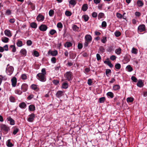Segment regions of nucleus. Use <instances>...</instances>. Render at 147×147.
Returning <instances> with one entry per match:
<instances>
[{
  "mask_svg": "<svg viewBox=\"0 0 147 147\" xmlns=\"http://www.w3.org/2000/svg\"><path fill=\"white\" fill-rule=\"evenodd\" d=\"M72 73L70 71H67L64 74V76L68 81L71 80L73 78Z\"/></svg>",
  "mask_w": 147,
  "mask_h": 147,
  "instance_id": "1",
  "label": "nucleus"
},
{
  "mask_svg": "<svg viewBox=\"0 0 147 147\" xmlns=\"http://www.w3.org/2000/svg\"><path fill=\"white\" fill-rule=\"evenodd\" d=\"M9 65V64L7 65V67L6 69V71L8 75L10 76L12 74L14 70V68L12 66L8 67Z\"/></svg>",
  "mask_w": 147,
  "mask_h": 147,
  "instance_id": "2",
  "label": "nucleus"
},
{
  "mask_svg": "<svg viewBox=\"0 0 147 147\" xmlns=\"http://www.w3.org/2000/svg\"><path fill=\"white\" fill-rule=\"evenodd\" d=\"M37 76L38 77V79L40 81L42 82H45L46 80L45 77V75L42 73H38L37 75Z\"/></svg>",
  "mask_w": 147,
  "mask_h": 147,
  "instance_id": "3",
  "label": "nucleus"
},
{
  "mask_svg": "<svg viewBox=\"0 0 147 147\" xmlns=\"http://www.w3.org/2000/svg\"><path fill=\"white\" fill-rule=\"evenodd\" d=\"M145 26L144 24L140 25L139 26L138 28V32H142L145 31L146 30Z\"/></svg>",
  "mask_w": 147,
  "mask_h": 147,
  "instance_id": "4",
  "label": "nucleus"
},
{
  "mask_svg": "<svg viewBox=\"0 0 147 147\" xmlns=\"http://www.w3.org/2000/svg\"><path fill=\"white\" fill-rule=\"evenodd\" d=\"M48 28V27L45 24H42L39 27V29L42 31L45 32L46 31Z\"/></svg>",
  "mask_w": 147,
  "mask_h": 147,
  "instance_id": "5",
  "label": "nucleus"
},
{
  "mask_svg": "<svg viewBox=\"0 0 147 147\" xmlns=\"http://www.w3.org/2000/svg\"><path fill=\"white\" fill-rule=\"evenodd\" d=\"M48 53L49 55L50 54L51 56H55L57 55L58 52L56 50H55L54 51L49 50L48 51Z\"/></svg>",
  "mask_w": 147,
  "mask_h": 147,
  "instance_id": "6",
  "label": "nucleus"
},
{
  "mask_svg": "<svg viewBox=\"0 0 147 147\" xmlns=\"http://www.w3.org/2000/svg\"><path fill=\"white\" fill-rule=\"evenodd\" d=\"M21 88L23 91L25 92L27 90L28 88V86L27 84L24 83L22 85Z\"/></svg>",
  "mask_w": 147,
  "mask_h": 147,
  "instance_id": "7",
  "label": "nucleus"
},
{
  "mask_svg": "<svg viewBox=\"0 0 147 147\" xmlns=\"http://www.w3.org/2000/svg\"><path fill=\"white\" fill-rule=\"evenodd\" d=\"M29 117L28 118V121L30 122H32L35 117V114L33 113H32L29 115Z\"/></svg>",
  "mask_w": 147,
  "mask_h": 147,
  "instance_id": "8",
  "label": "nucleus"
},
{
  "mask_svg": "<svg viewBox=\"0 0 147 147\" xmlns=\"http://www.w3.org/2000/svg\"><path fill=\"white\" fill-rule=\"evenodd\" d=\"M44 17L41 14H39L36 17V20L38 22L43 21L44 20Z\"/></svg>",
  "mask_w": 147,
  "mask_h": 147,
  "instance_id": "9",
  "label": "nucleus"
},
{
  "mask_svg": "<svg viewBox=\"0 0 147 147\" xmlns=\"http://www.w3.org/2000/svg\"><path fill=\"white\" fill-rule=\"evenodd\" d=\"M85 40L87 42H90L92 40V37L90 35L87 34L85 36Z\"/></svg>",
  "mask_w": 147,
  "mask_h": 147,
  "instance_id": "10",
  "label": "nucleus"
},
{
  "mask_svg": "<svg viewBox=\"0 0 147 147\" xmlns=\"http://www.w3.org/2000/svg\"><path fill=\"white\" fill-rule=\"evenodd\" d=\"M11 84L12 86L13 87L16 86L17 83V79L15 77H13L11 80Z\"/></svg>",
  "mask_w": 147,
  "mask_h": 147,
  "instance_id": "11",
  "label": "nucleus"
},
{
  "mask_svg": "<svg viewBox=\"0 0 147 147\" xmlns=\"http://www.w3.org/2000/svg\"><path fill=\"white\" fill-rule=\"evenodd\" d=\"M1 128L2 129L6 132H7L9 129V128L5 124H3L1 125Z\"/></svg>",
  "mask_w": 147,
  "mask_h": 147,
  "instance_id": "12",
  "label": "nucleus"
},
{
  "mask_svg": "<svg viewBox=\"0 0 147 147\" xmlns=\"http://www.w3.org/2000/svg\"><path fill=\"white\" fill-rule=\"evenodd\" d=\"M137 85L138 87L141 88L144 86V84L141 80H139L137 84Z\"/></svg>",
  "mask_w": 147,
  "mask_h": 147,
  "instance_id": "13",
  "label": "nucleus"
},
{
  "mask_svg": "<svg viewBox=\"0 0 147 147\" xmlns=\"http://www.w3.org/2000/svg\"><path fill=\"white\" fill-rule=\"evenodd\" d=\"M4 33L5 35L9 37H11L12 36L10 31L8 30H5L4 31Z\"/></svg>",
  "mask_w": 147,
  "mask_h": 147,
  "instance_id": "14",
  "label": "nucleus"
},
{
  "mask_svg": "<svg viewBox=\"0 0 147 147\" xmlns=\"http://www.w3.org/2000/svg\"><path fill=\"white\" fill-rule=\"evenodd\" d=\"M7 120L8 121H10V124L11 125H14L15 124V121L10 117H9L7 118Z\"/></svg>",
  "mask_w": 147,
  "mask_h": 147,
  "instance_id": "15",
  "label": "nucleus"
},
{
  "mask_svg": "<svg viewBox=\"0 0 147 147\" xmlns=\"http://www.w3.org/2000/svg\"><path fill=\"white\" fill-rule=\"evenodd\" d=\"M21 55L23 56H25L26 55L27 51L26 50L24 49H22L20 52Z\"/></svg>",
  "mask_w": 147,
  "mask_h": 147,
  "instance_id": "16",
  "label": "nucleus"
},
{
  "mask_svg": "<svg viewBox=\"0 0 147 147\" xmlns=\"http://www.w3.org/2000/svg\"><path fill=\"white\" fill-rule=\"evenodd\" d=\"M63 95V92L61 91H58L56 94V96L59 98L62 96Z\"/></svg>",
  "mask_w": 147,
  "mask_h": 147,
  "instance_id": "17",
  "label": "nucleus"
},
{
  "mask_svg": "<svg viewBox=\"0 0 147 147\" xmlns=\"http://www.w3.org/2000/svg\"><path fill=\"white\" fill-rule=\"evenodd\" d=\"M76 55L75 53L71 52H69L70 58L73 59L75 58L76 57Z\"/></svg>",
  "mask_w": 147,
  "mask_h": 147,
  "instance_id": "18",
  "label": "nucleus"
},
{
  "mask_svg": "<svg viewBox=\"0 0 147 147\" xmlns=\"http://www.w3.org/2000/svg\"><path fill=\"white\" fill-rule=\"evenodd\" d=\"M19 107L22 109H25L26 107V105L24 102H22L19 105Z\"/></svg>",
  "mask_w": 147,
  "mask_h": 147,
  "instance_id": "19",
  "label": "nucleus"
},
{
  "mask_svg": "<svg viewBox=\"0 0 147 147\" xmlns=\"http://www.w3.org/2000/svg\"><path fill=\"white\" fill-rule=\"evenodd\" d=\"M7 145L9 147H11L13 146V145L11 142V140L9 139L7 142Z\"/></svg>",
  "mask_w": 147,
  "mask_h": 147,
  "instance_id": "20",
  "label": "nucleus"
},
{
  "mask_svg": "<svg viewBox=\"0 0 147 147\" xmlns=\"http://www.w3.org/2000/svg\"><path fill=\"white\" fill-rule=\"evenodd\" d=\"M88 5L86 4H84L83 5V6L82 7V10L84 11H86L88 9Z\"/></svg>",
  "mask_w": 147,
  "mask_h": 147,
  "instance_id": "21",
  "label": "nucleus"
},
{
  "mask_svg": "<svg viewBox=\"0 0 147 147\" xmlns=\"http://www.w3.org/2000/svg\"><path fill=\"white\" fill-rule=\"evenodd\" d=\"M35 107L32 105H31L29 107V109L30 111H34L35 110Z\"/></svg>",
  "mask_w": 147,
  "mask_h": 147,
  "instance_id": "22",
  "label": "nucleus"
},
{
  "mask_svg": "<svg viewBox=\"0 0 147 147\" xmlns=\"http://www.w3.org/2000/svg\"><path fill=\"white\" fill-rule=\"evenodd\" d=\"M30 26L32 28H36L37 27V25L36 23L34 22H32L30 23Z\"/></svg>",
  "mask_w": 147,
  "mask_h": 147,
  "instance_id": "23",
  "label": "nucleus"
},
{
  "mask_svg": "<svg viewBox=\"0 0 147 147\" xmlns=\"http://www.w3.org/2000/svg\"><path fill=\"white\" fill-rule=\"evenodd\" d=\"M120 88V86L118 85H115L113 87V89L115 91L117 90Z\"/></svg>",
  "mask_w": 147,
  "mask_h": 147,
  "instance_id": "24",
  "label": "nucleus"
},
{
  "mask_svg": "<svg viewBox=\"0 0 147 147\" xmlns=\"http://www.w3.org/2000/svg\"><path fill=\"white\" fill-rule=\"evenodd\" d=\"M31 88L33 90L37 91L39 90V89L38 88L36 85L35 84H32L31 86Z\"/></svg>",
  "mask_w": 147,
  "mask_h": 147,
  "instance_id": "25",
  "label": "nucleus"
},
{
  "mask_svg": "<svg viewBox=\"0 0 147 147\" xmlns=\"http://www.w3.org/2000/svg\"><path fill=\"white\" fill-rule=\"evenodd\" d=\"M107 96L110 97L111 98H112L114 97V95L113 93L112 92H108L107 93Z\"/></svg>",
  "mask_w": 147,
  "mask_h": 147,
  "instance_id": "26",
  "label": "nucleus"
},
{
  "mask_svg": "<svg viewBox=\"0 0 147 147\" xmlns=\"http://www.w3.org/2000/svg\"><path fill=\"white\" fill-rule=\"evenodd\" d=\"M72 46V43L69 42H67L65 44L64 46L65 47H67V48H69Z\"/></svg>",
  "mask_w": 147,
  "mask_h": 147,
  "instance_id": "27",
  "label": "nucleus"
},
{
  "mask_svg": "<svg viewBox=\"0 0 147 147\" xmlns=\"http://www.w3.org/2000/svg\"><path fill=\"white\" fill-rule=\"evenodd\" d=\"M137 4L139 7H142L144 5L143 3L141 0H138L137 2Z\"/></svg>",
  "mask_w": 147,
  "mask_h": 147,
  "instance_id": "28",
  "label": "nucleus"
},
{
  "mask_svg": "<svg viewBox=\"0 0 147 147\" xmlns=\"http://www.w3.org/2000/svg\"><path fill=\"white\" fill-rule=\"evenodd\" d=\"M105 15L102 12L100 13L98 15V20H100V19L102 18H103L104 16Z\"/></svg>",
  "mask_w": 147,
  "mask_h": 147,
  "instance_id": "29",
  "label": "nucleus"
},
{
  "mask_svg": "<svg viewBox=\"0 0 147 147\" xmlns=\"http://www.w3.org/2000/svg\"><path fill=\"white\" fill-rule=\"evenodd\" d=\"M82 18L84 19L85 22L87 21L89 18V17L87 15H85L82 16Z\"/></svg>",
  "mask_w": 147,
  "mask_h": 147,
  "instance_id": "30",
  "label": "nucleus"
},
{
  "mask_svg": "<svg viewBox=\"0 0 147 147\" xmlns=\"http://www.w3.org/2000/svg\"><path fill=\"white\" fill-rule=\"evenodd\" d=\"M19 129L16 127H15L13 128V135H16Z\"/></svg>",
  "mask_w": 147,
  "mask_h": 147,
  "instance_id": "31",
  "label": "nucleus"
},
{
  "mask_svg": "<svg viewBox=\"0 0 147 147\" xmlns=\"http://www.w3.org/2000/svg\"><path fill=\"white\" fill-rule=\"evenodd\" d=\"M1 40L3 42L7 43L8 41L9 38L6 37H4L2 38Z\"/></svg>",
  "mask_w": 147,
  "mask_h": 147,
  "instance_id": "32",
  "label": "nucleus"
},
{
  "mask_svg": "<svg viewBox=\"0 0 147 147\" xmlns=\"http://www.w3.org/2000/svg\"><path fill=\"white\" fill-rule=\"evenodd\" d=\"M121 49L119 47L118 49L115 50V53L117 55H119L121 53Z\"/></svg>",
  "mask_w": 147,
  "mask_h": 147,
  "instance_id": "33",
  "label": "nucleus"
},
{
  "mask_svg": "<svg viewBox=\"0 0 147 147\" xmlns=\"http://www.w3.org/2000/svg\"><path fill=\"white\" fill-rule=\"evenodd\" d=\"M68 87V84L67 83L64 82L62 84V88L64 89H67Z\"/></svg>",
  "mask_w": 147,
  "mask_h": 147,
  "instance_id": "34",
  "label": "nucleus"
},
{
  "mask_svg": "<svg viewBox=\"0 0 147 147\" xmlns=\"http://www.w3.org/2000/svg\"><path fill=\"white\" fill-rule=\"evenodd\" d=\"M69 3L74 6L76 5V2L75 0H70L69 1Z\"/></svg>",
  "mask_w": 147,
  "mask_h": 147,
  "instance_id": "35",
  "label": "nucleus"
},
{
  "mask_svg": "<svg viewBox=\"0 0 147 147\" xmlns=\"http://www.w3.org/2000/svg\"><path fill=\"white\" fill-rule=\"evenodd\" d=\"M106 98L105 97H102L100 98L99 99V102L100 103H103L105 100Z\"/></svg>",
  "mask_w": 147,
  "mask_h": 147,
  "instance_id": "36",
  "label": "nucleus"
},
{
  "mask_svg": "<svg viewBox=\"0 0 147 147\" xmlns=\"http://www.w3.org/2000/svg\"><path fill=\"white\" fill-rule=\"evenodd\" d=\"M15 92L16 94H18L19 95H21L22 94V91L20 90L17 89L15 90Z\"/></svg>",
  "mask_w": 147,
  "mask_h": 147,
  "instance_id": "37",
  "label": "nucleus"
},
{
  "mask_svg": "<svg viewBox=\"0 0 147 147\" xmlns=\"http://www.w3.org/2000/svg\"><path fill=\"white\" fill-rule=\"evenodd\" d=\"M133 100L134 98L131 97H128L127 99V101L128 102H131Z\"/></svg>",
  "mask_w": 147,
  "mask_h": 147,
  "instance_id": "38",
  "label": "nucleus"
},
{
  "mask_svg": "<svg viewBox=\"0 0 147 147\" xmlns=\"http://www.w3.org/2000/svg\"><path fill=\"white\" fill-rule=\"evenodd\" d=\"M72 28L74 31H78V30L79 28L76 25H73L72 26Z\"/></svg>",
  "mask_w": 147,
  "mask_h": 147,
  "instance_id": "39",
  "label": "nucleus"
},
{
  "mask_svg": "<svg viewBox=\"0 0 147 147\" xmlns=\"http://www.w3.org/2000/svg\"><path fill=\"white\" fill-rule=\"evenodd\" d=\"M57 33L56 31L54 29H51L49 32V34L51 35H53L55 33Z\"/></svg>",
  "mask_w": 147,
  "mask_h": 147,
  "instance_id": "40",
  "label": "nucleus"
},
{
  "mask_svg": "<svg viewBox=\"0 0 147 147\" xmlns=\"http://www.w3.org/2000/svg\"><path fill=\"white\" fill-rule=\"evenodd\" d=\"M115 67L116 69H119L121 68V65L119 63H117L115 65Z\"/></svg>",
  "mask_w": 147,
  "mask_h": 147,
  "instance_id": "41",
  "label": "nucleus"
},
{
  "mask_svg": "<svg viewBox=\"0 0 147 147\" xmlns=\"http://www.w3.org/2000/svg\"><path fill=\"white\" fill-rule=\"evenodd\" d=\"M10 47L12 49L11 50L13 52H15L16 51V49L15 46L13 45H11L10 46Z\"/></svg>",
  "mask_w": 147,
  "mask_h": 147,
  "instance_id": "42",
  "label": "nucleus"
},
{
  "mask_svg": "<svg viewBox=\"0 0 147 147\" xmlns=\"http://www.w3.org/2000/svg\"><path fill=\"white\" fill-rule=\"evenodd\" d=\"M17 45L19 47H21L22 46V43L21 41L18 40L16 43Z\"/></svg>",
  "mask_w": 147,
  "mask_h": 147,
  "instance_id": "43",
  "label": "nucleus"
},
{
  "mask_svg": "<svg viewBox=\"0 0 147 147\" xmlns=\"http://www.w3.org/2000/svg\"><path fill=\"white\" fill-rule=\"evenodd\" d=\"M65 14L66 16H70L71 15L72 13L69 11H66L65 12Z\"/></svg>",
  "mask_w": 147,
  "mask_h": 147,
  "instance_id": "44",
  "label": "nucleus"
},
{
  "mask_svg": "<svg viewBox=\"0 0 147 147\" xmlns=\"http://www.w3.org/2000/svg\"><path fill=\"white\" fill-rule=\"evenodd\" d=\"M54 11L53 10L51 9L49 11V15L51 17L53 16V15L54 14Z\"/></svg>",
  "mask_w": 147,
  "mask_h": 147,
  "instance_id": "45",
  "label": "nucleus"
},
{
  "mask_svg": "<svg viewBox=\"0 0 147 147\" xmlns=\"http://www.w3.org/2000/svg\"><path fill=\"white\" fill-rule=\"evenodd\" d=\"M9 99L10 102H15V98L12 96H11L9 97Z\"/></svg>",
  "mask_w": 147,
  "mask_h": 147,
  "instance_id": "46",
  "label": "nucleus"
},
{
  "mask_svg": "<svg viewBox=\"0 0 147 147\" xmlns=\"http://www.w3.org/2000/svg\"><path fill=\"white\" fill-rule=\"evenodd\" d=\"M21 78L23 80H25L27 79V76L25 74H23L22 75Z\"/></svg>",
  "mask_w": 147,
  "mask_h": 147,
  "instance_id": "47",
  "label": "nucleus"
},
{
  "mask_svg": "<svg viewBox=\"0 0 147 147\" xmlns=\"http://www.w3.org/2000/svg\"><path fill=\"white\" fill-rule=\"evenodd\" d=\"M102 39L101 40V41L103 43H105L107 41V37L106 36H103L102 37Z\"/></svg>",
  "mask_w": 147,
  "mask_h": 147,
  "instance_id": "48",
  "label": "nucleus"
},
{
  "mask_svg": "<svg viewBox=\"0 0 147 147\" xmlns=\"http://www.w3.org/2000/svg\"><path fill=\"white\" fill-rule=\"evenodd\" d=\"M115 35L117 37H119L121 35V33L119 31H117L115 32Z\"/></svg>",
  "mask_w": 147,
  "mask_h": 147,
  "instance_id": "49",
  "label": "nucleus"
},
{
  "mask_svg": "<svg viewBox=\"0 0 147 147\" xmlns=\"http://www.w3.org/2000/svg\"><path fill=\"white\" fill-rule=\"evenodd\" d=\"M126 68L130 72L133 70L132 68L130 65H127L126 67Z\"/></svg>",
  "mask_w": 147,
  "mask_h": 147,
  "instance_id": "50",
  "label": "nucleus"
},
{
  "mask_svg": "<svg viewBox=\"0 0 147 147\" xmlns=\"http://www.w3.org/2000/svg\"><path fill=\"white\" fill-rule=\"evenodd\" d=\"M111 70L109 69H107L105 71V74L107 76H108V74L109 73H111Z\"/></svg>",
  "mask_w": 147,
  "mask_h": 147,
  "instance_id": "51",
  "label": "nucleus"
},
{
  "mask_svg": "<svg viewBox=\"0 0 147 147\" xmlns=\"http://www.w3.org/2000/svg\"><path fill=\"white\" fill-rule=\"evenodd\" d=\"M99 50L102 53H103L105 51V49L102 46H100L99 47Z\"/></svg>",
  "mask_w": 147,
  "mask_h": 147,
  "instance_id": "52",
  "label": "nucleus"
},
{
  "mask_svg": "<svg viewBox=\"0 0 147 147\" xmlns=\"http://www.w3.org/2000/svg\"><path fill=\"white\" fill-rule=\"evenodd\" d=\"M51 61L53 63H55L56 62V59L55 57H52L51 59Z\"/></svg>",
  "mask_w": 147,
  "mask_h": 147,
  "instance_id": "53",
  "label": "nucleus"
},
{
  "mask_svg": "<svg viewBox=\"0 0 147 147\" xmlns=\"http://www.w3.org/2000/svg\"><path fill=\"white\" fill-rule=\"evenodd\" d=\"M33 54L36 57H38L39 55L38 52L36 51H34Z\"/></svg>",
  "mask_w": 147,
  "mask_h": 147,
  "instance_id": "54",
  "label": "nucleus"
},
{
  "mask_svg": "<svg viewBox=\"0 0 147 147\" xmlns=\"http://www.w3.org/2000/svg\"><path fill=\"white\" fill-rule=\"evenodd\" d=\"M57 26L58 28H63V25L61 22L58 23Z\"/></svg>",
  "mask_w": 147,
  "mask_h": 147,
  "instance_id": "55",
  "label": "nucleus"
},
{
  "mask_svg": "<svg viewBox=\"0 0 147 147\" xmlns=\"http://www.w3.org/2000/svg\"><path fill=\"white\" fill-rule=\"evenodd\" d=\"M131 79L133 81V82H136L137 81V78L134 76H132L131 77Z\"/></svg>",
  "mask_w": 147,
  "mask_h": 147,
  "instance_id": "56",
  "label": "nucleus"
},
{
  "mask_svg": "<svg viewBox=\"0 0 147 147\" xmlns=\"http://www.w3.org/2000/svg\"><path fill=\"white\" fill-rule=\"evenodd\" d=\"M116 16L118 18H119L120 19L122 18L123 17L121 13H117Z\"/></svg>",
  "mask_w": 147,
  "mask_h": 147,
  "instance_id": "57",
  "label": "nucleus"
},
{
  "mask_svg": "<svg viewBox=\"0 0 147 147\" xmlns=\"http://www.w3.org/2000/svg\"><path fill=\"white\" fill-rule=\"evenodd\" d=\"M32 44V41L30 40H28L26 41V44L28 46H31Z\"/></svg>",
  "mask_w": 147,
  "mask_h": 147,
  "instance_id": "58",
  "label": "nucleus"
},
{
  "mask_svg": "<svg viewBox=\"0 0 147 147\" xmlns=\"http://www.w3.org/2000/svg\"><path fill=\"white\" fill-rule=\"evenodd\" d=\"M92 16L93 18H96L97 16V13L95 12H94L92 13Z\"/></svg>",
  "mask_w": 147,
  "mask_h": 147,
  "instance_id": "59",
  "label": "nucleus"
},
{
  "mask_svg": "<svg viewBox=\"0 0 147 147\" xmlns=\"http://www.w3.org/2000/svg\"><path fill=\"white\" fill-rule=\"evenodd\" d=\"M137 49L134 48H133L131 51L132 53L134 54H136L137 53Z\"/></svg>",
  "mask_w": 147,
  "mask_h": 147,
  "instance_id": "60",
  "label": "nucleus"
},
{
  "mask_svg": "<svg viewBox=\"0 0 147 147\" xmlns=\"http://www.w3.org/2000/svg\"><path fill=\"white\" fill-rule=\"evenodd\" d=\"M90 71V69L88 67H86V68H85L84 69V73L86 74L87 73H88V72H89Z\"/></svg>",
  "mask_w": 147,
  "mask_h": 147,
  "instance_id": "61",
  "label": "nucleus"
},
{
  "mask_svg": "<svg viewBox=\"0 0 147 147\" xmlns=\"http://www.w3.org/2000/svg\"><path fill=\"white\" fill-rule=\"evenodd\" d=\"M29 5L31 6V7L32 10H34L35 9V6L34 4L31 2L29 3Z\"/></svg>",
  "mask_w": 147,
  "mask_h": 147,
  "instance_id": "62",
  "label": "nucleus"
},
{
  "mask_svg": "<svg viewBox=\"0 0 147 147\" xmlns=\"http://www.w3.org/2000/svg\"><path fill=\"white\" fill-rule=\"evenodd\" d=\"M53 83L56 85H57L59 83V81L57 80H54L53 81Z\"/></svg>",
  "mask_w": 147,
  "mask_h": 147,
  "instance_id": "63",
  "label": "nucleus"
},
{
  "mask_svg": "<svg viewBox=\"0 0 147 147\" xmlns=\"http://www.w3.org/2000/svg\"><path fill=\"white\" fill-rule=\"evenodd\" d=\"M83 47V45L81 43H79L78 44V49H80L82 48Z\"/></svg>",
  "mask_w": 147,
  "mask_h": 147,
  "instance_id": "64",
  "label": "nucleus"
}]
</instances>
